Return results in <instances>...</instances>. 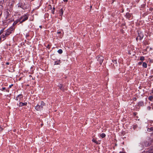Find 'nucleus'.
Here are the masks:
<instances>
[{"label": "nucleus", "mask_w": 153, "mask_h": 153, "mask_svg": "<svg viewBox=\"0 0 153 153\" xmlns=\"http://www.w3.org/2000/svg\"><path fill=\"white\" fill-rule=\"evenodd\" d=\"M40 27H42V26H41H41H40Z\"/></svg>", "instance_id": "obj_45"}, {"label": "nucleus", "mask_w": 153, "mask_h": 153, "mask_svg": "<svg viewBox=\"0 0 153 153\" xmlns=\"http://www.w3.org/2000/svg\"><path fill=\"white\" fill-rule=\"evenodd\" d=\"M22 97V94H19L16 97V100L18 101H20V99Z\"/></svg>", "instance_id": "obj_10"}, {"label": "nucleus", "mask_w": 153, "mask_h": 153, "mask_svg": "<svg viewBox=\"0 0 153 153\" xmlns=\"http://www.w3.org/2000/svg\"><path fill=\"white\" fill-rule=\"evenodd\" d=\"M6 13L7 14V18L9 16V12L8 11H6Z\"/></svg>", "instance_id": "obj_27"}, {"label": "nucleus", "mask_w": 153, "mask_h": 153, "mask_svg": "<svg viewBox=\"0 0 153 153\" xmlns=\"http://www.w3.org/2000/svg\"><path fill=\"white\" fill-rule=\"evenodd\" d=\"M58 34H60L61 33L60 31H59L57 32Z\"/></svg>", "instance_id": "obj_37"}, {"label": "nucleus", "mask_w": 153, "mask_h": 153, "mask_svg": "<svg viewBox=\"0 0 153 153\" xmlns=\"http://www.w3.org/2000/svg\"><path fill=\"white\" fill-rule=\"evenodd\" d=\"M40 27H42V26H41H41H40Z\"/></svg>", "instance_id": "obj_46"}, {"label": "nucleus", "mask_w": 153, "mask_h": 153, "mask_svg": "<svg viewBox=\"0 0 153 153\" xmlns=\"http://www.w3.org/2000/svg\"><path fill=\"white\" fill-rule=\"evenodd\" d=\"M142 62H138V64L139 65H140L142 64Z\"/></svg>", "instance_id": "obj_33"}, {"label": "nucleus", "mask_w": 153, "mask_h": 153, "mask_svg": "<svg viewBox=\"0 0 153 153\" xmlns=\"http://www.w3.org/2000/svg\"><path fill=\"white\" fill-rule=\"evenodd\" d=\"M152 92L153 94V90L152 91Z\"/></svg>", "instance_id": "obj_43"}, {"label": "nucleus", "mask_w": 153, "mask_h": 153, "mask_svg": "<svg viewBox=\"0 0 153 153\" xmlns=\"http://www.w3.org/2000/svg\"><path fill=\"white\" fill-rule=\"evenodd\" d=\"M96 59L99 62V64L101 65L103 60V57L101 56H97L96 57Z\"/></svg>", "instance_id": "obj_5"}, {"label": "nucleus", "mask_w": 153, "mask_h": 153, "mask_svg": "<svg viewBox=\"0 0 153 153\" xmlns=\"http://www.w3.org/2000/svg\"><path fill=\"white\" fill-rule=\"evenodd\" d=\"M9 63L8 62H6V64L7 65H9Z\"/></svg>", "instance_id": "obj_35"}, {"label": "nucleus", "mask_w": 153, "mask_h": 153, "mask_svg": "<svg viewBox=\"0 0 153 153\" xmlns=\"http://www.w3.org/2000/svg\"><path fill=\"white\" fill-rule=\"evenodd\" d=\"M29 4H26L25 3H22L21 2H19L16 6V8L17 13L19 12L21 10L19 9L20 8H21L22 9L25 10L28 8V6Z\"/></svg>", "instance_id": "obj_2"}, {"label": "nucleus", "mask_w": 153, "mask_h": 153, "mask_svg": "<svg viewBox=\"0 0 153 153\" xmlns=\"http://www.w3.org/2000/svg\"><path fill=\"white\" fill-rule=\"evenodd\" d=\"M28 16L26 15L21 16L19 18V20H20V23H22L23 22L27 20L28 19Z\"/></svg>", "instance_id": "obj_4"}, {"label": "nucleus", "mask_w": 153, "mask_h": 153, "mask_svg": "<svg viewBox=\"0 0 153 153\" xmlns=\"http://www.w3.org/2000/svg\"><path fill=\"white\" fill-rule=\"evenodd\" d=\"M14 30V28L13 27H11L6 31H4V33H3L1 37L3 39L2 41H4L6 39V37L9 35Z\"/></svg>", "instance_id": "obj_1"}, {"label": "nucleus", "mask_w": 153, "mask_h": 153, "mask_svg": "<svg viewBox=\"0 0 153 153\" xmlns=\"http://www.w3.org/2000/svg\"><path fill=\"white\" fill-rule=\"evenodd\" d=\"M136 39V40L137 41L138 39H139V38L138 36H137Z\"/></svg>", "instance_id": "obj_32"}, {"label": "nucleus", "mask_w": 153, "mask_h": 153, "mask_svg": "<svg viewBox=\"0 0 153 153\" xmlns=\"http://www.w3.org/2000/svg\"><path fill=\"white\" fill-rule=\"evenodd\" d=\"M59 13L60 14V15L61 16L62 15H63V11L62 9H61L59 10Z\"/></svg>", "instance_id": "obj_14"}, {"label": "nucleus", "mask_w": 153, "mask_h": 153, "mask_svg": "<svg viewBox=\"0 0 153 153\" xmlns=\"http://www.w3.org/2000/svg\"><path fill=\"white\" fill-rule=\"evenodd\" d=\"M145 146H149V143L147 141H146L145 142Z\"/></svg>", "instance_id": "obj_23"}, {"label": "nucleus", "mask_w": 153, "mask_h": 153, "mask_svg": "<svg viewBox=\"0 0 153 153\" xmlns=\"http://www.w3.org/2000/svg\"><path fill=\"white\" fill-rule=\"evenodd\" d=\"M40 27H42V26H41H41H40Z\"/></svg>", "instance_id": "obj_44"}, {"label": "nucleus", "mask_w": 153, "mask_h": 153, "mask_svg": "<svg viewBox=\"0 0 153 153\" xmlns=\"http://www.w3.org/2000/svg\"><path fill=\"white\" fill-rule=\"evenodd\" d=\"M55 10V8L54 7H53V9L51 10V13L54 14V10Z\"/></svg>", "instance_id": "obj_25"}, {"label": "nucleus", "mask_w": 153, "mask_h": 153, "mask_svg": "<svg viewBox=\"0 0 153 153\" xmlns=\"http://www.w3.org/2000/svg\"><path fill=\"white\" fill-rule=\"evenodd\" d=\"M126 16L127 19H129L131 17V14L129 13H127L126 14Z\"/></svg>", "instance_id": "obj_9"}, {"label": "nucleus", "mask_w": 153, "mask_h": 153, "mask_svg": "<svg viewBox=\"0 0 153 153\" xmlns=\"http://www.w3.org/2000/svg\"><path fill=\"white\" fill-rule=\"evenodd\" d=\"M137 114V112H134L133 113V115H134L135 116H136Z\"/></svg>", "instance_id": "obj_30"}, {"label": "nucleus", "mask_w": 153, "mask_h": 153, "mask_svg": "<svg viewBox=\"0 0 153 153\" xmlns=\"http://www.w3.org/2000/svg\"><path fill=\"white\" fill-rule=\"evenodd\" d=\"M1 91H6V88H5V87H3L2 88V89H1Z\"/></svg>", "instance_id": "obj_26"}, {"label": "nucleus", "mask_w": 153, "mask_h": 153, "mask_svg": "<svg viewBox=\"0 0 153 153\" xmlns=\"http://www.w3.org/2000/svg\"><path fill=\"white\" fill-rule=\"evenodd\" d=\"M2 12L1 11H0V16H1L2 15Z\"/></svg>", "instance_id": "obj_36"}, {"label": "nucleus", "mask_w": 153, "mask_h": 153, "mask_svg": "<svg viewBox=\"0 0 153 153\" xmlns=\"http://www.w3.org/2000/svg\"><path fill=\"white\" fill-rule=\"evenodd\" d=\"M144 59V57L143 56H142L140 57V60L143 61Z\"/></svg>", "instance_id": "obj_24"}, {"label": "nucleus", "mask_w": 153, "mask_h": 153, "mask_svg": "<svg viewBox=\"0 0 153 153\" xmlns=\"http://www.w3.org/2000/svg\"><path fill=\"white\" fill-rule=\"evenodd\" d=\"M153 109V108H152Z\"/></svg>", "instance_id": "obj_48"}, {"label": "nucleus", "mask_w": 153, "mask_h": 153, "mask_svg": "<svg viewBox=\"0 0 153 153\" xmlns=\"http://www.w3.org/2000/svg\"><path fill=\"white\" fill-rule=\"evenodd\" d=\"M45 105V103L42 101H41V103H39L35 107V108L37 111H41L43 109V107Z\"/></svg>", "instance_id": "obj_3"}, {"label": "nucleus", "mask_w": 153, "mask_h": 153, "mask_svg": "<svg viewBox=\"0 0 153 153\" xmlns=\"http://www.w3.org/2000/svg\"><path fill=\"white\" fill-rule=\"evenodd\" d=\"M112 61L113 62V63H114V64H113V65L114 66H117V60H112Z\"/></svg>", "instance_id": "obj_13"}, {"label": "nucleus", "mask_w": 153, "mask_h": 153, "mask_svg": "<svg viewBox=\"0 0 153 153\" xmlns=\"http://www.w3.org/2000/svg\"><path fill=\"white\" fill-rule=\"evenodd\" d=\"M1 38H2L1 37H0V43L1 42Z\"/></svg>", "instance_id": "obj_39"}, {"label": "nucleus", "mask_w": 153, "mask_h": 153, "mask_svg": "<svg viewBox=\"0 0 153 153\" xmlns=\"http://www.w3.org/2000/svg\"><path fill=\"white\" fill-rule=\"evenodd\" d=\"M145 153H153V146L149 147L145 151Z\"/></svg>", "instance_id": "obj_6"}, {"label": "nucleus", "mask_w": 153, "mask_h": 153, "mask_svg": "<svg viewBox=\"0 0 153 153\" xmlns=\"http://www.w3.org/2000/svg\"><path fill=\"white\" fill-rule=\"evenodd\" d=\"M148 108H149V109H150V108H151L150 107H148Z\"/></svg>", "instance_id": "obj_42"}, {"label": "nucleus", "mask_w": 153, "mask_h": 153, "mask_svg": "<svg viewBox=\"0 0 153 153\" xmlns=\"http://www.w3.org/2000/svg\"><path fill=\"white\" fill-rule=\"evenodd\" d=\"M143 104V102H140L138 103V105L139 106H142Z\"/></svg>", "instance_id": "obj_21"}, {"label": "nucleus", "mask_w": 153, "mask_h": 153, "mask_svg": "<svg viewBox=\"0 0 153 153\" xmlns=\"http://www.w3.org/2000/svg\"><path fill=\"white\" fill-rule=\"evenodd\" d=\"M47 48L49 49L50 48V45H48L47 46Z\"/></svg>", "instance_id": "obj_29"}, {"label": "nucleus", "mask_w": 153, "mask_h": 153, "mask_svg": "<svg viewBox=\"0 0 153 153\" xmlns=\"http://www.w3.org/2000/svg\"><path fill=\"white\" fill-rule=\"evenodd\" d=\"M4 28L3 29H1V31H0V34H1V33H2L4 32Z\"/></svg>", "instance_id": "obj_28"}, {"label": "nucleus", "mask_w": 153, "mask_h": 153, "mask_svg": "<svg viewBox=\"0 0 153 153\" xmlns=\"http://www.w3.org/2000/svg\"><path fill=\"white\" fill-rule=\"evenodd\" d=\"M64 2H67L68 1V0H63Z\"/></svg>", "instance_id": "obj_34"}, {"label": "nucleus", "mask_w": 153, "mask_h": 153, "mask_svg": "<svg viewBox=\"0 0 153 153\" xmlns=\"http://www.w3.org/2000/svg\"><path fill=\"white\" fill-rule=\"evenodd\" d=\"M92 141L97 143V144H98V141H97L96 140H95V139H93L92 140Z\"/></svg>", "instance_id": "obj_22"}, {"label": "nucleus", "mask_w": 153, "mask_h": 153, "mask_svg": "<svg viewBox=\"0 0 153 153\" xmlns=\"http://www.w3.org/2000/svg\"><path fill=\"white\" fill-rule=\"evenodd\" d=\"M60 62H60V60L56 61L55 62V63H54V65H59Z\"/></svg>", "instance_id": "obj_12"}, {"label": "nucleus", "mask_w": 153, "mask_h": 153, "mask_svg": "<svg viewBox=\"0 0 153 153\" xmlns=\"http://www.w3.org/2000/svg\"><path fill=\"white\" fill-rule=\"evenodd\" d=\"M27 105V103L26 102H19V104H18V105L19 106L21 107L23 106H26Z\"/></svg>", "instance_id": "obj_8"}, {"label": "nucleus", "mask_w": 153, "mask_h": 153, "mask_svg": "<svg viewBox=\"0 0 153 153\" xmlns=\"http://www.w3.org/2000/svg\"><path fill=\"white\" fill-rule=\"evenodd\" d=\"M147 130L149 132L151 131H153V127H151L150 128H148Z\"/></svg>", "instance_id": "obj_17"}, {"label": "nucleus", "mask_w": 153, "mask_h": 153, "mask_svg": "<svg viewBox=\"0 0 153 153\" xmlns=\"http://www.w3.org/2000/svg\"><path fill=\"white\" fill-rule=\"evenodd\" d=\"M137 36L139 38V39L141 40L143 38V35L141 32L138 31V36Z\"/></svg>", "instance_id": "obj_7"}, {"label": "nucleus", "mask_w": 153, "mask_h": 153, "mask_svg": "<svg viewBox=\"0 0 153 153\" xmlns=\"http://www.w3.org/2000/svg\"><path fill=\"white\" fill-rule=\"evenodd\" d=\"M57 52L59 54H62L63 52L62 50L61 49H59Z\"/></svg>", "instance_id": "obj_19"}, {"label": "nucleus", "mask_w": 153, "mask_h": 153, "mask_svg": "<svg viewBox=\"0 0 153 153\" xmlns=\"http://www.w3.org/2000/svg\"><path fill=\"white\" fill-rule=\"evenodd\" d=\"M100 136L102 138H103L105 137L106 136V135L105 134L102 133L100 134Z\"/></svg>", "instance_id": "obj_16"}, {"label": "nucleus", "mask_w": 153, "mask_h": 153, "mask_svg": "<svg viewBox=\"0 0 153 153\" xmlns=\"http://www.w3.org/2000/svg\"><path fill=\"white\" fill-rule=\"evenodd\" d=\"M148 99L150 101H152L153 99V97L152 96H150L148 98Z\"/></svg>", "instance_id": "obj_20"}, {"label": "nucleus", "mask_w": 153, "mask_h": 153, "mask_svg": "<svg viewBox=\"0 0 153 153\" xmlns=\"http://www.w3.org/2000/svg\"><path fill=\"white\" fill-rule=\"evenodd\" d=\"M120 153H125V152H120Z\"/></svg>", "instance_id": "obj_40"}, {"label": "nucleus", "mask_w": 153, "mask_h": 153, "mask_svg": "<svg viewBox=\"0 0 153 153\" xmlns=\"http://www.w3.org/2000/svg\"><path fill=\"white\" fill-rule=\"evenodd\" d=\"M20 20H19V19H17L15 21L14 23H13V26H15L16 25L18 22H20Z\"/></svg>", "instance_id": "obj_11"}, {"label": "nucleus", "mask_w": 153, "mask_h": 153, "mask_svg": "<svg viewBox=\"0 0 153 153\" xmlns=\"http://www.w3.org/2000/svg\"><path fill=\"white\" fill-rule=\"evenodd\" d=\"M92 7V6H91V8Z\"/></svg>", "instance_id": "obj_47"}, {"label": "nucleus", "mask_w": 153, "mask_h": 153, "mask_svg": "<svg viewBox=\"0 0 153 153\" xmlns=\"http://www.w3.org/2000/svg\"><path fill=\"white\" fill-rule=\"evenodd\" d=\"M13 84H11V85H10L9 86V88H10L12 86H13Z\"/></svg>", "instance_id": "obj_31"}, {"label": "nucleus", "mask_w": 153, "mask_h": 153, "mask_svg": "<svg viewBox=\"0 0 153 153\" xmlns=\"http://www.w3.org/2000/svg\"><path fill=\"white\" fill-rule=\"evenodd\" d=\"M4 91L7 92H9V90H6V91Z\"/></svg>", "instance_id": "obj_38"}, {"label": "nucleus", "mask_w": 153, "mask_h": 153, "mask_svg": "<svg viewBox=\"0 0 153 153\" xmlns=\"http://www.w3.org/2000/svg\"><path fill=\"white\" fill-rule=\"evenodd\" d=\"M143 66L145 68H146L147 67V64L145 62H143Z\"/></svg>", "instance_id": "obj_15"}, {"label": "nucleus", "mask_w": 153, "mask_h": 153, "mask_svg": "<svg viewBox=\"0 0 153 153\" xmlns=\"http://www.w3.org/2000/svg\"><path fill=\"white\" fill-rule=\"evenodd\" d=\"M148 108H149V109H150V108H151L150 107H148Z\"/></svg>", "instance_id": "obj_41"}, {"label": "nucleus", "mask_w": 153, "mask_h": 153, "mask_svg": "<svg viewBox=\"0 0 153 153\" xmlns=\"http://www.w3.org/2000/svg\"><path fill=\"white\" fill-rule=\"evenodd\" d=\"M59 88L61 90H62L63 89V85L62 84H60L58 86Z\"/></svg>", "instance_id": "obj_18"}]
</instances>
